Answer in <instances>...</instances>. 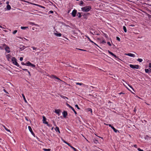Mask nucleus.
<instances>
[{
	"label": "nucleus",
	"instance_id": "10",
	"mask_svg": "<svg viewBox=\"0 0 151 151\" xmlns=\"http://www.w3.org/2000/svg\"><path fill=\"white\" fill-rule=\"evenodd\" d=\"M63 116L64 118H66V116L67 115L68 113L66 111H64L63 112Z\"/></svg>",
	"mask_w": 151,
	"mask_h": 151
},
{
	"label": "nucleus",
	"instance_id": "41",
	"mask_svg": "<svg viewBox=\"0 0 151 151\" xmlns=\"http://www.w3.org/2000/svg\"><path fill=\"white\" fill-rule=\"evenodd\" d=\"M76 49L78 50H82V51H86V50H83V49H79V48H76Z\"/></svg>",
	"mask_w": 151,
	"mask_h": 151
},
{
	"label": "nucleus",
	"instance_id": "15",
	"mask_svg": "<svg viewBox=\"0 0 151 151\" xmlns=\"http://www.w3.org/2000/svg\"><path fill=\"white\" fill-rule=\"evenodd\" d=\"M22 96L23 97V98L24 101L26 103H27V101L26 99H25V96L24 95V94H22Z\"/></svg>",
	"mask_w": 151,
	"mask_h": 151
},
{
	"label": "nucleus",
	"instance_id": "56",
	"mask_svg": "<svg viewBox=\"0 0 151 151\" xmlns=\"http://www.w3.org/2000/svg\"><path fill=\"white\" fill-rule=\"evenodd\" d=\"M94 43V45H96V46H98V47H99V46H98L97 44H96V43H94H94Z\"/></svg>",
	"mask_w": 151,
	"mask_h": 151
},
{
	"label": "nucleus",
	"instance_id": "22",
	"mask_svg": "<svg viewBox=\"0 0 151 151\" xmlns=\"http://www.w3.org/2000/svg\"><path fill=\"white\" fill-rule=\"evenodd\" d=\"M60 96V97L61 98H63L64 99H68V97H66V96H63V95H61Z\"/></svg>",
	"mask_w": 151,
	"mask_h": 151
},
{
	"label": "nucleus",
	"instance_id": "43",
	"mask_svg": "<svg viewBox=\"0 0 151 151\" xmlns=\"http://www.w3.org/2000/svg\"><path fill=\"white\" fill-rule=\"evenodd\" d=\"M33 4L35 5L38 6H39V7L40 6V5H39V4Z\"/></svg>",
	"mask_w": 151,
	"mask_h": 151
},
{
	"label": "nucleus",
	"instance_id": "3",
	"mask_svg": "<svg viewBox=\"0 0 151 151\" xmlns=\"http://www.w3.org/2000/svg\"><path fill=\"white\" fill-rule=\"evenodd\" d=\"M129 66L131 68L133 69H138L139 68V66L137 65H133L130 64Z\"/></svg>",
	"mask_w": 151,
	"mask_h": 151
},
{
	"label": "nucleus",
	"instance_id": "37",
	"mask_svg": "<svg viewBox=\"0 0 151 151\" xmlns=\"http://www.w3.org/2000/svg\"><path fill=\"white\" fill-rule=\"evenodd\" d=\"M17 30H15L13 32V34H16L17 32Z\"/></svg>",
	"mask_w": 151,
	"mask_h": 151
},
{
	"label": "nucleus",
	"instance_id": "48",
	"mask_svg": "<svg viewBox=\"0 0 151 151\" xmlns=\"http://www.w3.org/2000/svg\"><path fill=\"white\" fill-rule=\"evenodd\" d=\"M128 85L129 86V87L131 88L132 89L133 91H134V89L132 87L129 85Z\"/></svg>",
	"mask_w": 151,
	"mask_h": 151
},
{
	"label": "nucleus",
	"instance_id": "51",
	"mask_svg": "<svg viewBox=\"0 0 151 151\" xmlns=\"http://www.w3.org/2000/svg\"><path fill=\"white\" fill-rule=\"evenodd\" d=\"M113 56L115 58H118V57L115 54L114 55H113Z\"/></svg>",
	"mask_w": 151,
	"mask_h": 151
},
{
	"label": "nucleus",
	"instance_id": "53",
	"mask_svg": "<svg viewBox=\"0 0 151 151\" xmlns=\"http://www.w3.org/2000/svg\"><path fill=\"white\" fill-rule=\"evenodd\" d=\"M30 24H32V25H35V24H34V23H33V22H30Z\"/></svg>",
	"mask_w": 151,
	"mask_h": 151
},
{
	"label": "nucleus",
	"instance_id": "32",
	"mask_svg": "<svg viewBox=\"0 0 151 151\" xmlns=\"http://www.w3.org/2000/svg\"><path fill=\"white\" fill-rule=\"evenodd\" d=\"M45 124H46L47 125V126H48V127H51V125H50L49 124H48V122H45Z\"/></svg>",
	"mask_w": 151,
	"mask_h": 151
},
{
	"label": "nucleus",
	"instance_id": "35",
	"mask_svg": "<svg viewBox=\"0 0 151 151\" xmlns=\"http://www.w3.org/2000/svg\"><path fill=\"white\" fill-rule=\"evenodd\" d=\"M25 46H23V47H19V48L21 50H24V47Z\"/></svg>",
	"mask_w": 151,
	"mask_h": 151
},
{
	"label": "nucleus",
	"instance_id": "12",
	"mask_svg": "<svg viewBox=\"0 0 151 151\" xmlns=\"http://www.w3.org/2000/svg\"><path fill=\"white\" fill-rule=\"evenodd\" d=\"M126 55L129 56L130 57H134L135 56V55L134 54L131 53H129L128 54H126Z\"/></svg>",
	"mask_w": 151,
	"mask_h": 151
},
{
	"label": "nucleus",
	"instance_id": "21",
	"mask_svg": "<svg viewBox=\"0 0 151 151\" xmlns=\"http://www.w3.org/2000/svg\"><path fill=\"white\" fill-rule=\"evenodd\" d=\"M85 36L88 39L89 41L92 43H94V42L92 41L89 38V37L87 36Z\"/></svg>",
	"mask_w": 151,
	"mask_h": 151
},
{
	"label": "nucleus",
	"instance_id": "31",
	"mask_svg": "<svg viewBox=\"0 0 151 151\" xmlns=\"http://www.w3.org/2000/svg\"><path fill=\"white\" fill-rule=\"evenodd\" d=\"M28 27H21V29H25L26 28H28Z\"/></svg>",
	"mask_w": 151,
	"mask_h": 151
},
{
	"label": "nucleus",
	"instance_id": "61",
	"mask_svg": "<svg viewBox=\"0 0 151 151\" xmlns=\"http://www.w3.org/2000/svg\"><path fill=\"white\" fill-rule=\"evenodd\" d=\"M63 142L65 143V144H66V143H67V142L66 141H65V140H63Z\"/></svg>",
	"mask_w": 151,
	"mask_h": 151
},
{
	"label": "nucleus",
	"instance_id": "63",
	"mask_svg": "<svg viewBox=\"0 0 151 151\" xmlns=\"http://www.w3.org/2000/svg\"><path fill=\"white\" fill-rule=\"evenodd\" d=\"M25 119L27 121H28V119L27 118V117H26L25 118Z\"/></svg>",
	"mask_w": 151,
	"mask_h": 151
},
{
	"label": "nucleus",
	"instance_id": "13",
	"mask_svg": "<svg viewBox=\"0 0 151 151\" xmlns=\"http://www.w3.org/2000/svg\"><path fill=\"white\" fill-rule=\"evenodd\" d=\"M55 130L56 131V132L58 131L59 133H60V131L59 128L57 126L55 128Z\"/></svg>",
	"mask_w": 151,
	"mask_h": 151
},
{
	"label": "nucleus",
	"instance_id": "34",
	"mask_svg": "<svg viewBox=\"0 0 151 151\" xmlns=\"http://www.w3.org/2000/svg\"><path fill=\"white\" fill-rule=\"evenodd\" d=\"M76 85H79L80 86H81L82 85H83V84L82 83H76Z\"/></svg>",
	"mask_w": 151,
	"mask_h": 151
},
{
	"label": "nucleus",
	"instance_id": "23",
	"mask_svg": "<svg viewBox=\"0 0 151 151\" xmlns=\"http://www.w3.org/2000/svg\"><path fill=\"white\" fill-rule=\"evenodd\" d=\"M43 149L44 151H50L51 150L50 149L43 148Z\"/></svg>",
	"mask_w": 151,
	"mask_h": 151
},
{
	"label": "nucleus",
	"instance_id": "28",
	"mask_svg": "<svg viewBox=\"0 0 151 151\" xmlns=\"http://www.w3.org/2000/svg\"><path fill=\"white\" fill-rule=\"evenodd\" d=\"M84 4V2L82 1H80V3L79 4V5H83Z\"/></svg>",
	"mask_w": 151,
	"mask_h": 151
},
{
	"label": "nucleus",
	"instance_id": "47",
	"mask_svg": "<svg viewBox=\"0 0 151 151\" xmlns=\"http://www.w3.org/2000/svg\"><path fill=\"white\" fill-rule=\"evenodd\" d=\"M107 44L110 46H111V45L110 43V42H107Z\"/></svg>",
	"mask_w": 151,
	"mask_h": 151
},
{
	"label": "nucleus",
	"instance_id": "7",
	"mask_svg": "<svg viewBox=\"0 0 151 151\" xmlns=\"http://www.w3.org/2000/svg\"><path fill=\"white\" fill-rule=\"evenodd\" d=\"M28 127V129H29V130L31 132V133L32 134L33 136L35 137V134L34 133V132H33L32 131V128H31V127L30 126H29Z\"/></svg>",
	"mask_w": 151,
	"mask_h": 151
},
{
	"label": "nucleus",
	"instance_id": "62",
	"mask_svg": "<svg viewBox=\"0 0 151 151\" xmlns=\"http://www.w3.org/2000/svg\"><path fill=\"white\" fill-rule=\"evenodd\" d=\"M66 144L67 145H68V146H71L70 145V144L69 143H68L67 142V143H66Z\"/></svg>",
	"mask_w": 151,
	"mask_h": 151
},
{
	"label": "nucleus",
	"instance_id": "24",
	"mask_svg": "<svg viewBox=\"0 0 151 151\" xmlns=\"http://www.w3.org/2000/svg\"><path fill=\"white\" fill-rule=\"evenodd\" d=\"M52 76L53 78H55L58 79V80H60V79L59 78L57 77L56 76H55V75H52Z\"/></svg>",
	"mask_w": 151,
	"mask_h": 151
},
{
	"label": "nucleus",
	"instance_id": "57",
	"mask_svg": "<svg viewBox=\"0 0 151 151\" xmlns=\"http://www.w3.org/2000/svg\"><path fill=\"white\" fill-rule=\"evenodd\" d=\"M149 67L151 68V63H150L149 64Z\"/></svg>",
	"mask_w": 151,
	"mask_h": 151
},
{
	"label": "nucleus",
	"instance_id": "14",
	"mask_svg": "<svg viewBox=\"0 0 151 151\" xmlns=\"http://www.w3.org/2000/svg\"><path fill=\"white\" fill-rule=\"evenodd\" d=\"M42 118H43L42 121H43V123L44 124H45V122H46V119L44 116H42Z\"/></svg>",
	"mask_w": 151,
	"mask_h": 151
},
{
	"label": "nucleus",
	"instance_id": "54",
	"mask_svg": "<svg viewBox=\"0 0 151 151\" xmlns=\"http://www.w3.org/2000/svg\"><path fill=\"white\" fill-rule=\"evenodd\" d=\"M49 12L51 14L53 13V12L52 11H49Z\"/></svg>",
	"mask_w": 151,
	"mask_h": 151
},
{
	"label": "nucleus",
	"instance_id": "36",
	"mask_svg": "<svg viewBox=\"0 0 151 151\" xmlns=\"http://www.w3.org/2000/svg\"><path fill=\"white\" fill-rule=\"evenodd\" d=\"M32 48L33 50H36L37 49V48L35 47H32Z\"/></svg>",
	"mask_w": 151,
	"mask_h": 151
},
{
	"label": "nucleus",
	"instance_id": "27",
	"mask_svg": "<svg viewBox=\"0 0 151 151\" xmlns=\"http://www.w3.org/2000/svg\"><path fill=\"white\" fill-rule=\"evenodd\" d=\"M108 52L109 53V54H110V55H112V56H113V55H114V54H113L112 52H110V51H109V50H108Z\"/></svg>",
	"mask_w": 151,
	"mask_h": 151
},
{
	"label": "nucleus",
	"instance_id": "46",
	"mask_svg": "<svg viewBox=\"0 0 151 151\" xmlns=\"http://www.w3.org/2000/svg\"><path fill=\"white\" fill-rule=\"evenodd\" d=\"M21 64H22V65H26V63H24V62H22V63H21Z\"/></svg>",
	"mask_w": 151,
	"mask_h": 151
},
{
	"label": "nucleus",
	"instance_id": "52",
	"mask_svg": "<svg viewBox=\"0 0 151 151\" xmlns=\"http://www.w3.org/2000/svg\"><path fill=\"white\" fill-rule=\"evenodd\" d=\"M27 72L28 73H29V76H30L31 75V74H30V72L29 71H27Z\"/></svg>",
	"mask_w": 151,
	"mask_h": 151
},
{
	"label": "nucleus",
	"instance_id": "6",
	"mask_svg": "<svg viewBox=\"0 0 151 151\" xmlns=\"http://www.w3.org/2000/svg\"><path fill=\"white\" fill-rule=\"evenodd\" d=\"M77 13V10L76 9H74L73 10L72 13V15L73 17H74L76 16V14Z\"/></svg>",
	"mask_w": 151,
	"mask_h": 151
},
{
	"label": "nucleus",
	"instance_id": "2",
	"mask_svg": "<svg viewBox=\"0 0 151 151\" xmlns=\"http://www.w3.org/2000/svg\"><path fill=\"white\" fill-rule=\"evenodd\" d=\"M12 61L13 63L17 66V67L19 66V65L18 63L17 62L16 59L15 58V57H12Z\"/></svg>",
	"mask_w": 151,
	"mask_h": 151
},
{
	"label": "nucleus",
	"instance_id": "20",
	"mask_svg": "<svg viewBox=\"0 0 151 151\" xmlns=\"http://www.w3.org/2000/svg\"><path fill=\"white\" fill-rule=\"evenodd\" d=\"M26 65L28 66H30V65H31V63L29 61H28L27 63H26Z\"/></svg>",
	"mask_w": 151,
	"mask_h": 151
},
{
	"label": "nucleus",
	"instance_id": "26",
	"mask_svg": "<svg viewBox=\"0 0 151 151\" xmlns=\"http://www.w3.org/2000/svg\"><path fill=\"white\" fill-rule=\"evenodd\" d=\"M70 147L71 148L73 149V150H74V151H77V150L74 147H73L72 146H70Z\"/></svg>",
	"mask_w": 151,
	"mask_h": 151
},
{
	"label": "nucleus",
	"instance_id": "9",
	"mask_svg": "<svg viewBox=\"0 0 151 151\" xmlns=\"http://www.w3.org/2000/svg\"><path fill=\"white\" fill-rule=\"evenodd\" d=\"M4 49L6 52H7V53H9L10 52V50H9V47L8 46H6V47H5L4 48Z\"/></svg>",
	"mask_w": 151,
	"mask_h": 151
},
{
	"label": "nucleus",
	"instance_id": "25",
	"mask_svg": "<svg viewBox=\"0 0 151 151\" xmlns=\"http://www.w3.org/2000/svg\"><path fill=\"white\" fill-rule=\"evenodd\" d=\"M123 29H124V32H127V29H126V27L125 26H124L123 27Z\"/></svg>",
	"mask_w": 151,
	"mask_h": 151
},
{
	"label": "nucleus",
	"instance_id": "59",
	"mask_svg": "<svg viewBox=\"0 0 151 151\" xmlns=\"http://www.w3.org/2000/svg\"><path fill=\"white\" fill-rule=\"evenodd\" d=\"M119 94H124V93H123L122 92H121V93H119Z\"/></svg>",
	"mask_w": 151,
	"mask_h": 151
},
{
	"label": "nucleus",
	"instance_id": "58",
	"mask_svg": "<svg viewBox=\"0 0 151 151\" xmlns=\"http://www.w3.org/2000/svg\"><path fill=\"white\" fill-rule=\"evenodd\" d=\"M53 123L54 124V125L55 126H56V124H55V122H54V121H53Z\"/></svg>",
	"mask_w": 151,
	"mask_h": 151
},
{
	"label": "nucleus",
	"instance_id": "16",
	"mask_svg": "<svg viewBox=\"0 0 151 151\" xmlns=\"http://www.w3.org/2000/svg\"><path fill=\"white\" fill-rule=\"evenodd\" d=\"M6 8L7 10H10L11 9V7L8 4L6 6Z\"/></svg>",
	"mask_w": 151,
	"mask_h": 151
},
{
	"label": "nucleus",
	"instance_id": "8",
	"mask_svg": "<svg viewBox=\"0 0 151 151\" xmlns=\"http://www.w3.org/2000/svg\"><path fill=\"white\" fill-rule=\"evenodd\" d=\"M145 71L146 73L148 74L151 73V69L149 68V69H145Z\"/></svg>",
	"mask_w": 151,
	"mask_h": 151
},
{
	"label": "nucleus",
	"instance_id": "30",
	"mask_svg": "<svg viewBox=\"0 0 151 151\" xmlns=\"http://www.w3.org/2000/svg\"><path fill=\"white\" fill-rule=\"evenodd\" d=\"M137 60L139 61V62H142L143 60L142 59L139 58Z\"/></svg>",
	"mask_w": 151,
	"mask_h": 151
},
{
	"label": "nucleus",
	"instance_id": "39",
	"mask_svg": "<svg viewBox=\"0 0 151 151\" xmlns=\"http://www.w3.org/2000/svg\"><path fill=\"white\" fill-rule=\"evenodd\" d=\"M30 66L32 67H35V65L31 63Z\"/></svg>",
	"mask_w": 151,
	"mask_h": 151
},
{
	"label": "nucleus",
	"instance_id": "38",
	"mask_svg": "<svg viewBox=\"0 0 151 151\" xmlns=\"http://www.w3.org/2000/svg\"><path fill=\"white\" fill-rule=\"evenodd\" d=\"M75 106L78 109H80V108L79 107L78 105L77 104H76L75 105Z\"/></svg>",
	"mask_w": 151,
	"mask_h": 151
},
{
	"label": "nucleus",
	"instance_id": "29",
	"mask_svg": "<svg viewBox=\"0 0 151 151\" xmlns=\"http://www.w3.org/2000/svg\"><path fill=\"white\" fill-rule=\"evenodd\" d=\"M78 14L79 15L78 16V17L79 18H80L81 17V13L80 12H78Z\"/></svg>",
	"mask_w": 151,
	"mask_h": 151
},
{
	"label": "nucleus",
	"instance_id": "45",
	"mask_svg": "<svg viewBox=\"0 0 151 151\" xmlns=\"http://www.w3.org/2000/svg\"><path fill=\"white\" fill-rule=\"evenodd\" d=\"M39 7H41L42 8H43V9H45V7L44 6H41L40 5Z\"/></svg>",
	"mask_w": 151,
	"mask_h": 151
},
{
	"label": "nucleus",
	"instance_id": "40",
	"mask_svg": "<svg viewBox=\"0 0 151 151\" xmlns=\"http://www.w3.org/2000/svg\"><path fill=\"white\" fill-rule=\"evenodd\" d=\"M116 38V40H118V41H120V39L119 37H117Z\"/></svg>",
	"mask_w": 151,
	"mask_h": 151
},
{
	"label": "nucleus",
	"instance_id": "49",
	"mask_svg": "<svg viewBox=\"0 0 151 151\" xmlns=\"http://www.w3.org/2000/svg\"><path fill=\"white\" fill-rule=\"evenodd\" d=\"M138 150H139V151H144L143 150H141L140 148H138Z\"/></svg>",
	"mask_w": 151,
	"mask_h": 151
},
{
	"label": "nucleus",
	"instance_id": "44",
	"mask_svg": "<svg viewBox=\"0 0 151 151\" xmlns=\"http://www.w3.org/2000/svg\"><path fill=\"white\" fill-rule=\"evenodd\" d=\"M33 4L35 5L38 6H39V7L40 6V5H39V4Z\"/></svg>",
	"mask_w": 151,
	"mask_h": 151
},
{
	"label": "nucleus",
	"instance_id": "4",
	"mask_svg": "<svg viewBox=\"0 0 151 151\" xmlns=\"http://www.w3.org/2000/svg\"><path fill=\"white\" fill-rule=\"evenodd\" d=\"M66 105H67V106H68L69 108H70L71 109H72V110L74 112L75 114H77L76 112L75 111V109H74V108L72 106H70L69 104H68V103H66Z\"/></svg>",
	"mask_w": 151,
	"mask_h": 151
},
{
	"label": "nucleus",
	"instance_id": "33",
	"mask_svg": "<svg viewBox=\"0 0 151 151\" xmlns=\"http://www.w3.org/2000/svg\"><path fill=\"white\" fill-rule=\"evenodd\" d=\"M19 68L21 69H22V70L24 71H28L27 69L22 68L21 67H20Z\"/></svg>",
	"mask_w": 151,
	"mask_h": 151
},
{
	"label": "nucleus",
	"instance_id": "42",
	"mask_svg": "<svg viewBox=\"0 0 151 151\" xmlns=\"http://www.w3.org/2000/svg\"><path fill=\"white\" fill-rule=\"evenodd\" d=\"M88 111H91V112H92V109L90 108H89L88 109Z\"/></svg>",
	"mask_w": 151,
	"mask_h": 151
},
{
	"label": "nucleus",
	"instance_id": "50",
	"mask_svg": "<svg viewBox=\"0 0 151 151\" xmlns=\"http://www.w3.org/2000/svg\"><path fill=\"white\" fill-rule=\"evenodd\" d=\"M19 60L21 61H22L23 60V58L22 57H20Z\"/></svg>",
	"mask_w": 151,
	"mask_h": 151
},
{
	"label": "nucleus",
	"instance_id": "19",
	"mask_svg": "<svg viewBox=\"0 0 151 151\" xmlns=\"http://www.w3.org/2000/svg\"><path fill=\"white\" fill-rule=\"evenodd\" d=\"M3 126L4 127L5 129L8 132H10V130L6 128L4 125H3Z\"/></svg>",
	"mask_w": 151,
	"mask_h": 151
},
{
	"label": "nucleus",
	"instance_id": "18",
	"mask_svg": "<svg viewBox=\"0 0 151 151\" xmlns=\"http://www.w3.org/2000/svg\"><path fill=\"white\" fill-rule=\"evenodd\" d=\"M55 112L57 114H59L60 112V110L59 109L55 110Z\"/></svg>",
	"mask_w": 151,
	"mask_h": 151
},
{
	"label": "nucleus",
	"instance_id": "60",
	"mask_svg": "<svg viewBox=\"0 0 151 151\" xmlns=\"http://www.w3.org/2000/svg\"><path fill=\"white\" fill-rule=\"evenodd\" d=\"M106 42L105 40H103V41H102V43H106Z\"/></svg>",
	"mask_w": 151,
	"mask_h": 151
},
{
	"label": "nucleus",
	"instance_id": "55",
	"mask_svg": "<svg viewBox=\"0 0 151 151\" xmlns=\"http://www.w3.org/2000/svg\"><path fill=\"white\" fill-rule=\"evenodd\" d=\"M4 92H5V93H8V92H7L5 89H4Z\"/></svg>",
	"mask_w": 151,
	"mask_h": 151
},
{
	"label": "nucleus",
	"instance_id": "11",
	"mask_svg": "<svg viewBox=\"0 0 151 151\" xmlns=\"http://www.w3.org/2000/svg\"><path fill=\"white\" fill-rule=\"evenodd\" d=\"M6 57L8 60L9 61V59H10L11 57V55L10 54L7 55H6Z\"/></svg>",
	"mask_w": 151,
	"mask_h": 151
},
{
	"label": "nucleus",
	"instance_id": "1",
	"mask_svg": "<svg viewBox=\"0 0 151 151\" xmlns=\"http://www.w3.org/2000/svg\"><path fill=\"white\" fill-rule=\"evenodd\" d=\"M91 9V6H88L81 8V10L83 12H89Z\"/></svg>",
	"mask_w": 151,
	"mask_h": 151
},
{
	"label": "nucleus",
	"instance_id": "5",
	"mask_svg": "<svg viewBox=\"0 0 151 151\" xmlns=\"http://www.w3.org/2000/svg\"><path fill=\"white\" fill-rule=\"evenodd\" d=\"M108 125L109 126V127H110L116 133L117 132H119V131L118 130L115 129L114 128V127H113V126H112L111 124H108Z\"/></svg>",
	"mask_w": 151,
	"mask_h": 151
},
{
	"label": "nucleus",
	"instance_id": "17",
	"mask_svg": "<svg viewBox=\"0 0 151 151\" xmlns=\"http://www.w3.org/2000/svg\"><path fill=\"white\" fill-rule=\"evenodd\" d=\"M55 35H56L57 36L60 37L61 36V34L60 33H55Z\"/></svg>",
	"mask_w": 151,
	"mask_h": 151
},
{
	"label": "nucleus",
	"instance_id": "64",
	"mask_svg": "<svg viewBox=\"0 0 151 151\" xmlns=\"http://www.w3.org/2000/svg\"><path fill=\"white\" fill-rule=\"evenodd\" d=\"M3 46H5L6 47V46H7L5 44H4L3 45Z\"/></svg>",
	"mask_w": 151,
	"mask_h": 151
}]
</instances>
